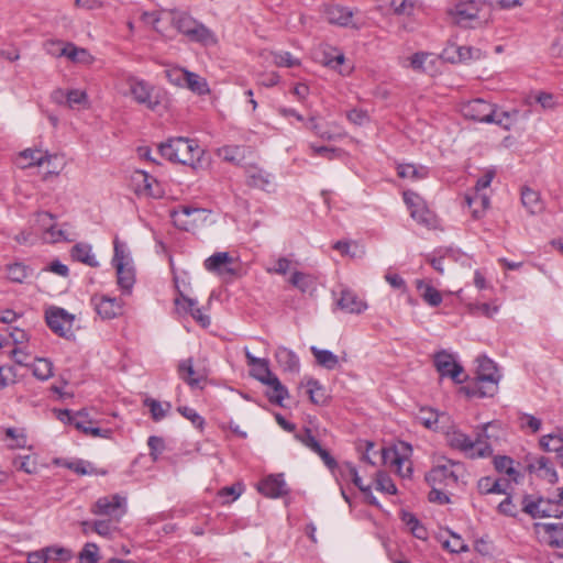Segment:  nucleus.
Wrapping results in <instances>:
<instances>
[{
	"mask_svg": "<svg viewBox=\"0 0 563 563\" xmlns=\"http://www.w3.org/2000/svg\"><path fill=\"white\" fill-rule=\"evenodd\" d=\"M489 427H492V422L484 423L481 430L476 433V438L474 440L466 433L454 430L448 433V443L453 449L464 452L472 459L490 456L493 454V449L488 442L489 434L487 430Z\"/></svg>",
	"mask_w": 563,
	"mask_h": 563,
	"instance_id": "obj_1",
	"label": "nucleus"
},
{
	"mask_svg": "<svg viewBox=\"0 0 563 563\" xmlns=\"http://www.w3.org/2000/svg\"><path fill=\"white\" fill-rule=\"evenodd\" d=\"M477 363L476 378L463 387V390L470 397L483 398L493 396L497 390V385L500 379L498 369L495 363L486 356L478 357Z\"/></svg>",
	"mask_w": 563,
	"mask_h": 563,
	"instance_id": "obj_2",
	"label": "nucleus"
},
{
	"mask_svg": "<svg viewBox=\"0 0 563 563\" xmlns=\"http://www.w3.org/2000/svg\"><path fill=\"white\" fill-rule=\"evenodd\" d=\"M159 153L166 159L183 165L194 166L202 151L195 140L173 137L158 146Z\"/></svg>",
	"mask_w": 563,
	"mask_h": 563,
	"instance_id": "obj_3",
	"label": "nucleus"
},
{
	"mask_svg": "<svg viewBox=\"0 0 563 563\" xmlns=\"http://www.w3.org/2000/svg\"><path fill=\"white\" fill-rule=\"evenodd\" d=\"M172 24L180 32L186 35L189 41L200 43L202 45L216 44L214 34L202 23L195 20L187 12L183 11H170Z\"/></svg>",
	"mask_w": 563,
	"mask_h": 563,
	"instance_id": "obj_4",
	"label": "nucleus"
},
{
	"mask_svg": "<svg viewBox=\"0 0 563 563\" xmlns=\"http://www.w3.org/2000/svg\"><path fill=\"white\" fill-rule=\"evenodd\" d=\"M461 471V463L442 457L427 473L426 481L430 486H454L459 482Z\"/></svg>",
	"mask_w": 563,
	"mask_h": 563,
	"instance_id": "obj_5",
	"label": "nucleus"
},
{
	"mask_svg": "<svg viewBox=\"0 0 563 563\" xmlns=\"http://www.w3.org/2000/svg\"><path fill=\"white\" fill-rule=\"evenodd\" d=\"M45 320L48 328L57 335L66 339L74 336L73 323L75 318L65 309L58 307L47 309Z\"/></svg>",
	"mask_w": 563,
	"mask_h": 563,
	"instance_id": "obj_6",
	"label": "nucleus"
},
{
	"mask_svg": "<svg viewBox=\"0 0 563 563\" xmlns=\"http://www.w3.org/2000/svg\"><path fill=\"white\" fill-rule=\"evenodd\" d=\"M128 85L130 93L136 103L144 104L152 111L158 107L159 100L154 98V87L151 84L131 76L128 78Z\"/></svg>",
	"mask_w": 563,
	"mask_h": 563,
	"instance_id": "obj_7",
	"label": "nucleus"
},
{
	"mask_svg": "<svg viewBox=\"0 0 563 563\" xmlns=\"http://www.w3.org/2000/svg\"><path fill=\"white\" fill-rule=\"evenodd\" d=\"M462 114L471 120L492 123L495 120V106L484 99H474L461 108Z\"/></svg>",
	"mask_w": 563,
	"mask_h": 563,
	"instance_id": "obj_8",
	"label": "nucleus"
},
{
	"mask_svg": "<svg viewBox=\"0 0 563 563\" xmlns=\"http://www.w3.org/2000/svg\"><path fill=\"white\" fill-rule=\"evenodd\" d=\"M434 366L439 374L443 377H450L454 383H462L461 375L464 369L462 365L455 362L452 354L441 351L434 355Z\"/></svg>",
	"mask_w": 563,
	"mask_h": 563,
	"instance_id": "obj_9",
	"label": "nucleus"
},
{
	"mask_svg": "<svg viewBox=\"0 0 563 563\" xmlns=\"http://www.w3.org/2000/svg\"><path fill=\"white\" fill-rule=\"evenodd\" d=\"M234 260L228 252H218L205 261V268L222 277L233 276L235 268Z\"/></svg>",
	"mask_w": 563,
	"mask_h": 563,
	"instance_id": "obj_10",
	"label": "nucleus"
},
{
	"mask_svg": "<svg viewBox=\"0 0 563 563\" xmlns=\"http://www.w3.org/2000/svg\"><path fill=\"white\" fill-rule=\"evenodd\" d=\"M450 14L456 24L464 27L473 26L472 22L477 19L478 8L474 0H457Z\"/></svg>",
	"mask_w": 563,
	"mask_h": 563,
	"instance_id": "obj_11",
	"label": "nucleus"
},
{
	"mask_svg": "<svg viewBox=\"0 0 563 563\" xmlns=\"http://www.w3.org/2000/svg\"><path fill=\"white\" fill-rule=\"evenodd\" d=\"M177 372L179 378L183 379L191 388H202V384L207 380L205 369H195L192 358H186L179 362Z\"/></svg>",
	"mask_w": 563,
	"mask_h": 563,
	"instance_id": "obj_12",
	"label": "nucleus"
},
{
	"mask_svg": "<svg viewBox=\"0 0 563 563\" xmlns=\"http://www.w3.org/2000/svg\"><path fill=\"white\" fill-rule=\"evenodd\" d=\"M206 212L207 210L202 208L180 206L177 210H173L170 216L177 227L189 230L197 221L202 219Z\"/></svg>",
	"mask_w": 563,
	"mask_h": 563,
	"instance_id": "obj_13",
	"label": "nucleus"
},
{
	"mask_svg": "<svg viewBox=\"0 0 563 563\" xmlns=\"http://www.w3.org/2000/svg\"><path fill=\"white\" fill-rule=\"evenodd\" d=\"M522 511L531 516L532 518H544V517H558L556 514L552 512V509L556 505L550 500L543 498L532 499L530 496H525L521 501Z\"/></svg>",
	"mask_w": 563,
	"mask_h": 563,
	"instance_id": "obj_14",
	"label": "nucleus"
},
{
	"mask_svg": "<svg viewBox=\"0 0 563 563\" xmlns=\"http://www.w3.org/2000/svg\"><path fill=\"white\" fill-rule=\"evenodd\" d=\"M336 306L345 313L355 314H360L367 309V303L349 288L341 289Z\"/></svg>",
	"mask_w": 563,
	"mask_h": 563,
	"instance_id": "obj_15",
	"label": "nucleus"
},
{
	"mask_svg": "<svg viewBox=\"0 0 563 563\" xmlns=\"http://www.w3.org/2000/svg\"><path fill=\"white\" fill-rule=\"evenodd\" d=\"M244 354L246 357L247 365L251 367V376L261 382L262 384H266L271 377H274L275 374L272 373L269 368V363L265 358L255 357L247 347H244Z\"/></svg>",
	"mask_w": 563,
	"mask_h": 563,
	"instance_id": "obj_16",
	"label": "nucleus"
},
{
	"mask_svg": "<svg viewBox=\"0 0 563 563\" xmlns=\"http://www.w3.org/2000/svg\"><path fill=\"white\" fill-rule=\"evenodd\" d=\"M258 492L269 498H278L288 493V488L282 474L269 475L258 484Z\"/></svg>",
	"mask_w": 563,
	"mask_h": 563,
	"instance_id": "obj_17",
	"label": "nucleus"
},
{
	"mask_svg": "<svg viewBox=\"0 0 563 563\" xmlns=\"http://www.w3.org/2000/svg\"><path fill=\"white\" fill-rule=\"evenodd\" d=\"M92 302L97 313L102 319H113L122 313V302L117 298L107 296L93 297Z\"/></svg>",
	"mask_w": 563,
	"mask_h": 563,
	"instance_id": "obj_18",
	"label": "nucleus"
},
{
	"mask_svg": "<svg viewBox=\"0 0 563 563\" xmlns=\"http://www.w3.org/2000/svg\"><path fill=\"white\" fill-rule=\"evenodd\" d=\"M325 19L329 23L339 26H354L352 23L353 11L339 4L328 5L324 10Z\"/></svg>",
	"mask_w": 563,
	"mask_h": 563,
	"instance_id": "obj_19",
	"label": "nucleus"
},
{
	"mask_svg": "<svg viewBox=\"0 0 563 563\" xmlns=\"http://www.w3.org/2000/svg\"><path fill=\"white\" fill-rule=\"evenodd\" d=\"M179 297L175 299L177 307H183L186 311L190 312L191 317L202 327L208 328L210 325V317L202 312L200 308H197V301L192 298L185 296L178 290Z\"/></svg>",
	"mask_w": 563,
	"mask_h": 563,
	"instance_id": "obj_20",
	"label": "nucleus"
},
{
	"mask_svg": "<svg viewBox=\"0 0 563 563\" xmlns=\"http://www.w3.org/2000/svg\"><path fill=\"white\" fill-rule=\"evenodd\" d=\"M276 361L279 365V367L290 374H298L300 371V362L297 354L285 347V346H278L275 352Z\"/></svg>",
	"mask_w": 563,
	"mask_h": 563,
	"instance_id": "obj_21",
	"label": "nucleus"
},
{
	"mask_svg": "<svg viewBox=\"0 0 563 563\" xmlns=\"http://www.w3.org/2000/svg\"><path fill=\"white\" fill-rule=\"evenodd\" d=\"M445 58L452 63L467 62L471 59H479L482 52L478 48L471 46H455L452 45L444 49Z\"/></svg>",
	"mask_w": 563,
	"mask_h": 563,
	"instance_id": "obj_22",
	"label": "nucleus"
},
{
	"mask_svg": "<svg viewBox=\"0 0 563 563\" xmlns=\"http://www.w3.org/2000/svg\"><path fill=\"white\" fill-rule=\"evenodd\" d=\"M404 201L410 209L411 217L421 223H429V212L421 203L420 197L412 191L404 192Z\"/></svg>",
	"mask_w": 563,
	"mask_h": 563,
	"instance_id": "obj_23",
	"label": "nucleus"
},
{
	"mask_svg": "<svg viewBox=\"0 0 563 563\" xmlns=\"http://www.w3.org/2000/svg\"><path fill=\"white\" fill-rule=\"evenodd\" d=\"M122 501L123 499L118 495L99 498L93 506L92 512L100 516H117L119 519L120 516L117 514L120 511Z\"/></svg>",
	"mask_w": 563,
	"mask_h": 563,
	"instance_id": "obj_24",
	"label": "nucleus"
},
{
	"mask_svg": "<svg viewBox=\"0 0 563 563\" xmlns=\"http://www.w3.org/2000/svg\"><path fill=\"white\" fill-rule=\"evenodd\" d=\"M51 155L41 150L26 148L19 155V166L29 168L32 166H41L51 159Z\"/></svg>",
	"mask_w": 563,
	"mask_h": 563,
	"instance_id": "obj_25",
	"label": "nucleus"
},
{
	"mask_svg": "<svg viewBox=\"0 0 563 563\" xmlns=\"http://www.w3.org/2000/svg\"><path fill=\"white\" fill-rule=\"evenodd\" d=\"M247 185L262 190H268L272 186V175L256 166L246 169Z\"/></svg>",
	"mask_w": 563,
	"mask_h": 563,
	"instance_id": "obj_26",
	"label": "nucleus"
},
{
	"mask_svg": "<svg viewBox=\"0 0 563 563\" xmlns=\"http://www.w3.org/2000/svg\"><path fill=\"white\" fill-rule=\"evenodd\" d=\"M70 256L73 260L80 262L90 267H98L99 262L96 258V255L92 253V247L88 243H77L71 247Z\"/></svg>",
	"mask_w": 563,
	"mask_h": 563,
	"instance_id": "obj_27",
	"label": "nucleus"
},
{
	"mask_svg": "<svg viewBox=\"0 0 563 563\" xmlns=\"http://www.w3.org/2000/svg\"><path fill=\"white\" fill-rule=\"evenodd\" d=\"M467 206L475 219H479L489 206V198L484 191L474 190L465 196Z\"/></svg>",
	"mask_w": 563,
	"mask_h": 563,
	"instance_id": "obj_28",
	"label": "nucleus"
},
{
	"mask_svg": "<svg viewBox=\"0 0 563 563\" xmlns=\"http://www.w3.org/2000/svg\"><path fill=\"white\" fill-rule=\"evenodd\" d=\"M382 459L385 464L390 463L397 467V472L401 477H409L412 473L411 465L408 464L406 468H404V464L406 463V459L400 456L395 449H382Z\"/></svg>",
	"mask_w": 563,
	"mask_h": 563,
	"instance_id": "obj_29",
	"label": "nucleus"
},
{
	"mask_svg": "<svg viewBox=\"0 0 563 563\" xmlns=\"http://www.w3.org/2000/svg\"><path fill=\"white\" fill-rule=\"evenodd\" d=\"M508 482L504 479L485 476L478 479L477 489L482 495L506 494Z\"/></svg>",
	"mask_w": 563,
	"mask_h": 563,
	"instance_id": "obj_30",
	"label": "nucleus"
},
{
	"mask_svg": "<svg viewBox=\"0 0 563 563\" xmlns=\"http://www.w3.org/2000/svg\"><path fill=\"white\" fill-rule=\"evenodd\" d=\"M288 283L300 292H308L316 287V277L309 273L292 271Z\"/></svg>",
	"mask_w": 563,
	"mask_h": 563,
	"instance_id": "obj_31",
	"label": "nucleus"
},
{
	"mask_svg": "<svg viewBox=\"0 0 563 563\" xmlns=\"http://www.w3.org/2000/svg\"><path fill=\"white\" fill-rule=\"evenodd\" d=\"M265 385L271 387V391L267 393L269 401L278 406H283V401L289 396V394L278 377L276 375L271 377V379Z\"/></svg>",
	"mask_w": 563,
	"mask_h": 563,
	"instance_id": "obj_32",
	"label": "nucleus"
},
{
	"mask_svg": "<svg viewBox=\"0 0 563 563\" xmlns=\"http://www.w3.org/2000/svg\"><path fill=\"white\" fill-rule=\"evenodd\" d=\"M310 351L313 354L318 365L330 371L339 366V357L331 351L321 350L317 346H311Z\"/></svg>",
	"mask_w": 563,
	"mask_h": 563,
	"instance_id": "obj_33",
	"label": "nucleus"
},
{
	"mask_svg": "<svg viewBox=\"0 0 563 563\" xmlns=\"http://www.w3.org/2000/svg\"><path fill=\"white\" fill-rule=\"evenodd\" d=\"M114 267L117 271L118 285L121 287L123 291L130 292L135 282L133 267L131 265L122 264Z\"/></svg>",
	"mask_w": 563,
	"mask_h": 563,
	"instance_id": "obj_34",
	"label": "nucleus"
},
{
	"mask_svg": "<svg viewBox=\"0 0 563 563\" xmlns=\"http://www.w3.org/2000/svg\"><path fill=\"white\" fill-rule=\"evenodd\" d=\"M540 446L548 452H556L558 459L563 467V445L559 434H545L540 439Z\"/></svg>",
	"mask_w": 563,
	"mask_h": 563,
	"instance_id": "obj_35",
	"label": "nucleus"
},
{
	"mask_svg": "<svg viewBox=\"0 0 563 563\" xmlns=\"http://www.w3.org/2000/svg\"><path fill=\"white\" fill-rule=\"evenodd\" d=\"M521 201H522V205L527 208V210L531 214H537V213L541 212L543 209V203L540 199L539 192H537L530 188H526L522 190Z\"/></svg>",
	"mask_w": 563,
	"mask_h": 563,
	"instance_id": "obj_36",
	"label": "nucleus"
},
{
	"mask_svg": "<svg viewBox=\"0 0 563 563\" xmlns=\"http://www.w3.org/2000/svg\"><path fill=\"white\" fill-rule=\"evenodd\" d=\"M534 467L538 473V476H540L541 478L548 481L551 484L558 482V473L548 457L541 456L540 459H538Z\"/></svg>",
	"mask_w": 563,
	"mask_h": 563,
	"instance_id": "obj_37",
	"label": "nucleus"
},
{
	"mask_svg": "<svg viewBox=\"0 0 563 563\" xmlns=\"http://www.w3.org/2000/svg\"><path fill=\"white\" fill-rule=\"evenodd\" d=\"M184 87L188 88L190 91L199 96L207 95L210 91L207 80L200 75L192 71H189L187 74Z\"/></svg>",
	"mask_w": 563,
	"mask_h": 563,
	"instance_id": "obj_38",
	"label": "nucleus"
},
{
	"mask_svg": "<svg viewBox=\"0 0 563 563\" xmlns=\"http://www.w3.org/2000/svg\"><path fill=\"white\" fill-rule=\"evenodd\" d=\"M114 246V255L112 258L113 266L122 265H131L132 258L129 253L128 246L124 242H121L118 238L113 241Z\"/></svg>",
	"mask_w": 563,
	"mask_h": 563,
	"instance_id": "obj_39",
	"label": "nucleus"
},
{
	"mask_svg": "<svg viewBox=\"0 0 563 563\" xmlns=\"http://www.w3.org/2000/svg\"><path fill=\"white\" fill-rule=\"evenodd\" d=\"M32 372L36 378L46 380L53 376V363L47 358H35Z\"/></svg>",
	"mask_w": 563,
	"mask_h": 563,
	"instance_id": "obj_40",
	"label": "nucleus"
},
{
	"mask_svg": "<svg viewBox=\"0 0 563 563\" xmlns=\"http://www.w3.org/2000/svg\"><path fill=\"white\" fill-rule=\"evenodd\" d=\"M74 63L91 64L93 62L92 55L86 48L76 47L74 44L68 43V48L65 55Z\"/></svg>",
	"mask_w": 563,
	"mask_h": 563,
	"instance_id": "obj_41",
	"label": "nucleus"
},
{
	"mask_svg": "<svg viewBox=\"0 0 563 563\" xmlns=\"http://www.w3.org/2000/svg\"><path fill=\"white\" fill-rule=\"evenodd\" d=\"M135 180L137 181L139 190L143 191L147 196L152 197H158L159 195L156 194L153 189L154 185H157V181L155 178H153L151 175L143 170H139L135 173Z\"/></svg>",
	"mask_w": 563,
	"mask_h": 563,
	"instance_id": "obj_42",
	"label": "nucleus"
},
{
	"mask_svg": "<svg viewBox=\"0 0 563 563\" xmlns=\"http://www.w3.org/2000/svg\"><path fill=\"white\" fill-rule=\"evenodd\" d=\"M55 217L52 213L41 211L34 214L33 228L36 233L43 236L48 229H52Z\"/></svg>",
	"mask_w": 563,
	"mask_h": 563,
	"instance_id": "obj_43",
	"label": "nucleus"
},
{
	"mask_svg": "<svg viewBox=\"0 0 563 563\" xmlns=\"http://www.w3.org/2000/svg\"><path fill=\"white\" fill-rule=\"evenodd\" d=\"M543 527L549 537V543L556 548H563V523H545Z\"/></svg>",
	"mask_w": 563,
	"mask_h": 563,
	"instance_id": "obj_44",
	"label": "nucleus"
},
{
	"mask_svg": "<svg viewBox=\"0 0 563 563\" xmlns=\"http://www.w3.org/2000/svg\"><path fill=\"white\" fill-rule=\"evenodd\" d=\"M307 393L309 394V398L313 404L321 405L325 402L324 389L318 380L313 378L308 379Z\"/></svg>",
	"mask_w": 563,
	"mask_h": 563,
	"instance_id": "obj_45",
	"label": "nucleus"
},
{
	"mask_svg": "<svg viewBox=\"0 0 563 563\" xmlns=\"http://www.w3.org/2000/svg\"><path fill=\"white\" fill-rule=\"evenodd\" d=\"M397 170L398 176L401 178L421 179L424 178L427 175L426 168H418L412 164H400Z\"/></svg>",
	"mask_w": 563,
	"mask_h": 563,
	"instance_id": "obj_46",
	"label": "nucleus"
},
{
	"mask_svg": "<svg viewBox=\"0 0 563 563\" xmlns=\"http://www.w3.org/2000/svg\"><path fill=\"white\" fill-rule=\"evenodd\" d=\"M295 439L312 452L320 450V443L313 437L309 428H303L302 430L296 432Z\"/></svg>",
	"mask_w": 563,
	"mask_h": 563,
	"instance_id": "obj_47",
	"label": "nucleus"
},
{
	"mask_svg": "<svg viewBox=\"0 0 563 563\" xmlns=\"http://www.w3.org/2000/svg\"><path fill=\"white\" fill-rule=\"evenodd\" d=\"M145 405L150 408L153 420L159 421L166 417L167 412L170 409V404L166 402L163 405L158 400L155 399H146Z\"/></svg>",
	"mask_w": 563,
	"mask_h": 563,
	"instance_id": "obj_48",
	"label": "nucleus"
},
{
	"mask_svg": "<svg viewBox=\"0 0 563 563\" xmlns=\"http://www.w3.org/2000/svg\"><path fill=\"white\" fill-rule=\"evenodd\" d=\"M495 468L500 473H506L514 481L519 473L514 467V460L508 456H496L494 460Z\"/></svg>",
	"mask_w": 563,
	"mask_h": 563,
	"instance_id": "obj_49",
	"label": "nucleus"
},
{
	"mask_svg": "<svg viewBox=\"0 0 563 563\" xmlns=\"http://www.w3.org/2000/svg\"><path fill=\"white\" fill-rule=\"evenodd\" d=\"M219 156L227 162L238 163L243 158V148L238 145H225L219 148Z\"/></svg>",
	"mask_w": 563,
	"mask_h": 563,
	"instance_id": "obj_50",
	"label": "nucleus"
},
{
	"mask_svg": "<svg viewBox=\"0 0 563 563\" xmlns=\"http://www.w3.org/2000/svg\"><path fill=\"white\" fill-rule=\"evenodd\" d=\"M79 563H98L99 548L96 543H86L79 555Z\"/></svg>",
	"mask_w": 563,
	"mask_h": 563,
	"instance_id": "obj_51",
	"label": "nucleus"
},
{
	"mask_svg": "<svg viewBox=\"0 0 563 563\" xmlns=\"http://www.w3.org/2000/svg\"><path fill=\"white\" fill-rule=\"evenodd\" d=\"M375 483H376V489L382 493H386V494H390V495H394L397 493L396 485L394 484L391 478L384 472H378L376 474Z\"/></svg>",
	"mask_w": 563,
	"mask_h": 563,
	"instance_id": "obj_52",
	"label": "nucleus"
},
{
	"mask_svg": "<svg viewBox=\"0 0 563 563\" xmlns=\"http://www.w3.org/2000/svg\"><path fill=\"white\" fill-rule=\"evenodd\" d=\"M417 419L428 429H435L438 427L439 413L430 408H421Z\"/></svg>",
	"mask_w": 563,
	"mask_h": 563,
	"instance_id": "obj_53",
	"label": "nucleus"
},
{
	"mask_svg": "<svg viewBox=\"0 0 563 563\" xmlns=\"http://www.w3.org/2000/svg\"><path fill=\"white\" fill-rule=\"evenodd\" d=\"M88 104V96L86 91L79 89H71L67 91L66 106L74 109L79 106L86 107Z\"/></svg>",
	"mask_w": 563,
	"mask_h": 563,
	"instance_id": "obj_54",
	"label": "nucleus"
},
{
	"mask_svg": "<svg viewBox=\"0 0 563 563\" xmlns=\"http://www.w3.org/2000/svg\"><path fill=\"white\" fill-rule=\"evenodd\" d=\"M189 70L181 67H173L165 70L166 78L175 86L184 87Z\"/></svg>",
	"mask_w": 563,
	"mask_h": 563,
	"instance_id": "obj_55",
	"label": "nucleus"
},
{
	"mask_svg": "<svg viewBox=\"0 0 563 563\" xmlns=\"http://www.w3.org/2000/svg\"><path fill=\"white\" fill-rule=\"evenodd\" d=\"M29 276L27 267L21 263L8 266V278L14 283H22Z\"/></svg>",
	"mask_w": 563,
	"mask_h": 563,
	"instance_id": "obj_56",
	"label": "nucleus"
},
{
	"mask_svg": "<svg viewBox=\"0 0 563 563\" xmlns=\"http://www.w3.org/2000/svg\"><path fill=\"white\" fill-rule=\"evenodd\" d=\"M177 410L184 418L188 419L197 429H203L205 419L194 408L181 406L178 407Z\"/></svg>",
	"mask_w": 563,
	"mask_h": 563,
	"instance_id": "obj_57",
	"label": "nucleus"
},
{
	"mask_svg": "<svg viewBox=\"0 0 563 563\" xmlns=\"http://www.w3.org/2000/svg\"><path fill=\"white\" fill-rule=\"evenodd\" d=\"M13 465L16 470L23 471L27 474H32L36 471V462L30 455L16 456L13 460Z\"/></svg>",
	"mask_w": 563,
	"mask_h": 563,
	"instance_id": "obj_58",
	"label": "nucleus"
},
{
	"mask_svg": "<svg viewBox=\"0 0 563 563\" xmlns=\"http://www.w3.org/2000/svg\"><path fill=\"white\" fill-rule=\"evenodd\" d=\"M468 309L474 316H485L487 318H493L499 310L497 306H490L489 303H472Z\"/></svg>",
	"mask_w": 563,
	"mask_h": 563,
	"instance_id": "obj_59",
	"label": "nucleus"
},
{
	"mask_svg": "<svg viewBox=\"0 0 563 563\" xmlns=\"http://www.w3.org/2000/svg\"><path fill=\"white\" fill-rule=\"evenodd\" d=\"M519 421L521 429H529L532 433H537L542 426V421L530 413H521Z\"/></svg>",
	"mask_w": 563,
	"mask_h": 563,
	"instance_id": "obj_60",
	"label": "nucleus"
},
{
	"mask_svg": "<svg viewBox=\"0 0 563 563\" xmlns=\"http://www.w3.org/2000/svg\"><path fill=\"white\" fill-rule=\"evenodd\" d=\"M95 421L89 416L88 409L84 408L75 412V428L81 432H85L89 426H92Z\"/></svg>",
	"mask_w": 563,
	"mask_h": 563,
	"instance_id": "obj_61",
	"label": "nucleus"
},
{
	"mask_svg": "<svg viewBox=\"0 0 563 563\" xmlns=\"http://www.w3.org/2000/svg\"><path fill=\"white\" fill-rule=\"evenodd\" d=\"M68 48V44H64L62 41L49 40L44 43V49L48 55L60 57L64 56Z\"/></svg>",
	"mask_w": 563,
	"mask_h": 563,
	"instance_id": "obj_62",
	"label": "nucleus"
},
{
	"mask_svg": "<svg viewBox=\"0 0 563 563\" xmlns=\"http://www.w3.org/2000/svg\"><path fill=\"white\" fill-rule=\"evenodd\" d=\"M46 552L49 560L66 562L73 558L71 551L63 547H46Z\"/></svg>",
	"mask_w": 563,
	"mask_h": 563,
	"instance_id": "obj_63",
	"label": "nucleus"
},
{
	"mask_svg": "<svg viewBox=\"0 0 563 563\" xmlns=\"http://www.w3.org/2000/svg\"><path fill=\"white\" fill-rule=\"evenodd\" d=\"M423 300L432 307H438L442 302V296L439 290L430 285H426L422 291Z\"/></svg>",
	"mask_w": 563,
	"mask_h": 563,
	"instance_id": "obj_64",
	"label": "nucleus"
}]
</instances>
